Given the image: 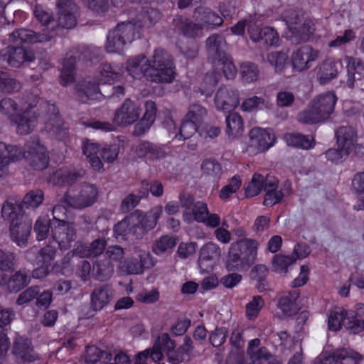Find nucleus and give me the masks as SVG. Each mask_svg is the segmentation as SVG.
Here are the masks:
<instances>
[{
    "mask_svg": "<svg viewBox=\"0 0 364 364\" xmlns=\"http://www.w3.org/2000/svg\"><path fill=\"white\" fill-rule=\"evenodd\" d=\"M296 262L294 255H276L273 257L272 263L274 271L277 272H286L287 268Z\"/></svg>",
    "mask_w": 364,
    "mask_h": 364,
    "instance_id": "nucleus-53",
    "label": "nucleus"
},
{
    "mask_svg": "<svg viewBox=\"0 0 364 364\" xmlns=\"http://www.w3.org/2000/svg\"><path fill=\"white\" fill-rule=\"evenodd\" d=\"M162 212L163 208L161 205L154 207L149 214L142 218L139 227H141L144 231L153 229L155 228L157 220L161 217Z\"/></svg>",
    "mask_w": 364,
    "mask_h": 364,
    "instance_id": "nucleus-49",
    "label": "nucleus"
},
{
    "mask_svg": "<svg viewBox=\"0 0 364 364\" xmlns=\"http://www.w3.org/2000/svg\"><path fill=\"white\" fill-rule=\"evenodd\" d=\"M39 294V287L32 286L23 291L17 297L16 304L18 306H23L36 299Z\"/></svg>",
    "mask_w": 364,
    "mask_h": 364,
    "instance_id": "nucleus-63",
    "label": "nucleus"
},
{
    "mask_svg": "<svg viewBox=\"0 0 364 364\" xmlns=\"http://www.w3.org/2000/svg\"><path fill=\"white\" fill-rule=\"evenodd\" d=\"M247 32L253 42L263 46H274L279 41L277 32L271 27L260 28L258 26L251 25L248 27Z\"/></svg>",
    "mask_w": 364,
    "mask_h": 364,
    "instance_id": "nucleus-22",
    "label": "nucleus"
},
{
    "mask_svg": "<svg viewBox=\"0 0 364 364\" xmlns=\"http://www.w3.org/2000/svg\"><path fill=\"white\" fill-rule=\"evenodd\" d=\"M112 290L107 284L96 287L91 294V305L95 311H100L106 306L112 299Z\"/></svg>",
    "mask_w": 364,
    "mask_h": 364,
    "instance_id": "nucleus-34",
    "label": "nucleus"
},
{
    "mask_svg": "<svg viewBox=\"0 0 364 364\" xmlns=\"http://www.w3.org/2000/svg\"><path fill=\"white\" fill-rule=\"evenodd\" d=\"M347 310L341 309L338 311H331L328 316V328L330 330L336 331L344 326V320H346V313Z\"/></svg>",
    "mask_w": 364,
    "mask_h": 364,
    "instance_id": "nucleus-55",
    "label": "nucleus"
},
{
    "mask_svg": "<svg viewBox=\"0 0 364 364\" xmlns=\"http://www.w3.org/2000/svg\"><path fill=\"white\" fill-rule=\"evenodd\" d=\"M139 117V108L133 101L127 99L120 108L115 111L113 122L117 126H126L133 124Z\"/></svg>",
    "mask_w": 364,
    "mask_h": 364,
    "instance_id": "nucleus-18",
    "label": "nucleus"
},
{
    "mask_svg": "<svg viewBox=\"0 0 364 364\" xmlns=\"http://www.w3.org/2000/svg\"><path fill=\"white\" fill-rule=\"evenodd\" d=\"M337 144L339 146L351 150L357 140V134L350 126H342L336 131Z\"/></svg>",
    "mask_w": 364,
    "mask_h": 364,
    "instance_id": "nucleus-40",
    "label": "nucleus"
},
{
    "mask_svg": "<svg viewBox=\"0 0 364 364\" xmlns=\"http://www.w3.org/2000/svg\"><path fill=\"white\" fill-rule=\"evenodd\" d=\"M248 355L250 359L249 364H262L272 357V355L265 347L259 348L255 351L248 353Z\"/></svg>",
    "mask_w": 364,
    "mask_h": 364,
    "instance_id": "nucleus-64",
    "label": "nucleus"
},
{
    "mask_svg": "<svg viewBox=\"0 0 364 364\" xmlns=\"http://www.w3.org/2000/svg\"><path fill=\"white\" fill-rule=\"evenodd\" d=\"M269 273L268 267L262 264H256L250 270V277L259 292H264L270 289Z\"/></svg>",
    "mask_w": 364,
    "mask_h": 364,
    "instance_id": "nucleus-33",
    "label": "nucleus"
},
{
    "mask_svg": "<svg viewBox=\"0 0 364 364\" xmlns=\"http://www.w3.org/2000/svg\"><path fill=\"white\" fill-rule=\"evenodd\" d=\"M112 354L107 350H103L95 346H87L86 348L85 360L87 364H94L100 362L101 364H107L111 361Z\"/></svg>",
    "mask_w": 364,
    "mask_h": 364,
    "instance_id": "nucleus-41",
    "label": "nucleus"
},
{
    "mask_svg": "<svg viewBox=\"0 0 364 364\" xmlns=\"http://www.w3.org/2000/svg\"><path fill=\"white\" fill-rule=\"evenodd\" d=\"M214 100L218 109L230 112L239 105V92L232 87H220L215 95Z\"/></svg>",
    "mask_w": 364,
    "mask_h": 364,
    "instance_id": "nucleus-15",
    "label": "nucleus"
},
{
    "mask_svg": "<svg viewBox=\"0 0 364 364\" xmlns=\"http://www.w3.org/2000/svg\"><path fill=\"white\" fill-rule=\"evenodd\" d=\"M207 115V110L205 107L198 104L191 105L185 116V119L199 124Z\"/></svg>",
    "mask_w": 364,
    "mask_h": 364,
    "instance_id": "nucleus-54",
    "label": "nucleus"
},
{
    "mask_svg": "<svg viewBox=\"0 0 364 364\" xmlns=\"http://www.w3.org/2000/svg\"><path fill=\"white\" fill-rule=\"evenodd\" d=\"M58 224H53L52 238L61 250H68L75 240L77 234L75 225L65 220H58Z\"/></svg>",
    "mask_w": 364,
    "mask_h": 364,
    "instance_id": "nucleus-12",
    "label": "nucleus"
},
{
    "mask_svg": "<svg viewBox=\"0 0 364 364\" xmlns=\"http://www.w3.org/2000/svg\"><path fill=\"white\" fill-rule=\"evenodd\" d=\"M339 364H357L362 360V356L350 349L342 348L335 351Z\"/></svg>",
    "mask_w": 364,
    "mask_h": 364,
    "instance_id": "nucleus-52",
    "label": "nucleus"
},
{
    "mask_svg": "<svg viewBox=\"0 0 364 364\" xmlns=\"http://www.w3.org/2000/svg\"><path fill=\"white\" fill-rule=\"evenodd\" d=\"M141 186L142 189L139 191L138 194L130 193L123 199L119 207L122 213H126L131 211L139 203L142 198L148 196L149 182L144 180L141 181Z\"/></svg>",
    "mask_w": 364,
    "mask_h": 364,
    "instance_id": "nucleus-37",
    "label": "nucleus"
},
{
    "mask_svg": "<svg viewBox=\"0 0 364 364\" xmlns=\"http://www.w3.org/2000/svg\"><path fill=\"white\" fill-rule=\"evenodd\" d=\"M221 255L219 246L213 242H208L200 250L198 264L200 272L205 273L213 270Z\"/></svg>",
    "mask_w": 364,
    "mask_h": 364,
    "instance_id": "nucleus-14",
    "label": "nucleus"
},
{
    "mask_svg": "<svg viewBox=\"0 0 364 364\" xmlns=\"http://www.w3.org/2000/svg\"><path fill=\"white\" fill-rule=\"evenodd\" d=\"M85 171L81 170L58 169L50 178V181L55 186L71 185L80 180Z\"/></svg>",
    "mask_w": 364,
    "mask_h": 364,
    "instance_id": "nucleus-31",
    "label": "nucleus"
},
{
    "mask_svg": "<svg viewBox=\"0 0 364 364\" xmlns=\"http://www.w3.org/2000/svg\"><path fill=\"white\" fill-rule=\"evenodd\" d=\"M176 348V342L172 340L166 333H162L156 340L152 348L146 349L151 354V358L153 362H157L164 357L162 350L166 353Z\"/></svg>",
    "mask_w": 364,
    "mask_h": 364,
    "instance_id": "nucleus-32",
    "label": "nucleus"
},
{
    "mask_svg": "<svg viewBox=\"0 0 364 364\" xmlns=\"http://www.w3.org/2000/svg\"><path fill=\"white\" fill-rule=\"evenodd\" d=\"M127 70L134 78L140 79L141 77L152 82L150 72V63L149 59L144 55H139L128 60Z\"/></svg>",
    "mask_w": 364,
    "mask_h": 364,
    "instance_id": "nucleus-24",
    "label": "nucleus"
},
{
    "mask_svg": "<svg viewBox=\"0 0 364 364\" xmlns=\"http://www.w3.org/2000/svg\"><path fill=\"white\" fill-rule=\"evenodd\" d=\"M266 181H269L265 179L262 175L255 173L251 181L245 188V196L250 198L257 196L263 188L264 189Z\"/></svg>",
    "mask_w": 364,
    "mask_h": 364,
    "instance_id": "nucleus-50",
    "label": "nucleus"
},
{
    "mask_svg": "<svg viewBox=\"0 0 364 364\" xmlns=\"http://www.w3.org/2000/svg\"><path fill=\"white\" fill-rule=\"evenodd\" d=\"M277 184L274 181H266L264 186L266 194L263 203L264 205L272 206L282 200L284 194L281 191H277Z\"/></svg>",
    "mask_w": 364,
    "mask_h": 364,
    "instance_id": "nucleus-45",
    "label": "nucleus"
},
{
    "mask_svg": "<svg viewBox=\"0 0 364 364\" xmlns=\"http://www.w3.org/2000/svg\"><path fill=\"white\" fill-rule=\"evenodd\" d=\"M347 68L346 85L353 89L357 82L364 78V62L360 58L346 55L344 58Z\"/></svg>",
    "mask_w": 364,
    "mask_h": 364,
    "instance_id": "nucleus-23",
    "label": "nucleus"
},
{
    "mask_svg": "<svg viewBox=\"0 0 364 364\" xmlns=\"http://www.w3.org/2000/svg\"><path fill=\"white\" fill-rule=\"evenodd\" d=\"M30 280L28 272L24 269H21L13 274L6 282L4 279V284H6L10 292H18L26 287Z\"/></svg>",
    "mask_w": 364,
    "mask_h": 364,
    "instance_id": "nucleus-36",
    "label": "nucleus"
},
{
    "mask_svg": "<svg viewBox=\"0 0 364 364\" xmlns=\"http://www.w3.org/2000/svg\"><path fill=\"white\" fill-rule=\"evenodd\" d=\"M337 101L332 92L322 93L314 97L308 109L299 113V121L305 124H316L328 119L334 110Z\"/></svg>",
    "mask_w": 364,
    "mask_h": 364,
    "instance_id": "nucleus-3",
    "label": "nucleus"
},
{
    "mask_svg": "<svg viewBox=\"0 0 364 364\" xmlns=\"http://www.w3.org/2000/svg\"><path fill=\"white\" fill-rule=\"evenodd\" d=\"M249 146L255 148L257 152H263L273 146L275 137L269 130L260 127L252 128L249 133Z\"/></svg>",
    "mask_w": 364,
    "mask_h": 364,
    "instance_id": "nucleus-20",
    "label": "nucleus"
},
{
    "mask_svg": "<svg viewBox=\"0 0 364 364\" xmlns=\"http://www.w3.org/2000/svg\"><path fill=\"white\" fill-rule=\"evenodd\" d=\"M35 55L23 47L9 46L0 50V67L19 68L25 62H32Z\"/></svg>",
    "mask_w": 364,
    "mask_h": 364,
    "instance_id": "nucleus-11",
    "label": "nucleus"
},
{
    "mask_svg": "<svg viewBox=\"0 0 364 364\" xmlns=\"http://www.w3.org/2000/svg\"><path fill=\"white\" fill-rule=\"evenodd\" d=\"M53 224L55 223L48 216L39 217L33 227L37 240L41 241L46 239L49 235L50 228L53 229Z\"/></svg>",
    "mask_w": 364,
    "mask_h": 364,
    "instance_id": "nucleus-47",
    "label": "nucleus"
},
{
    "mask_svg": "<svg viewBox=\"0 0 364 364\" xmlns=\"http://www.w3.org/2000/svg\"><path fill=\"white\" fill-rule=\"evenodd\" d=\"M105 247L106 241L104 239H97L89 244L77 242L73 253L80 257H99L103 255Z\"/></svg>",
    "mask_w": 364,
    "mask_h": 364,
    "instance_id": "nucleus-28",
    "label": "nucleus"
},
{
    "mask_svg": "<svg viewBox=\"0 0 364 364\" xmlns=\"http://www.w3.org/2000/svg\"><path fill=\"white\" fill-rule=\"evenodd\" d=\"M98 190L92 184L85 183L82 186L80 191L76 195L70 194L67 191L62 201L68 207L75 209H82L93 205L97 198Z\"/></svg>",
    "mask_w": 364,
    "mask_h": 364,
    "instance_id": "nucleus-10",
    "label": "nucleus"
},
{
    "mask_svg": "<svg viewBox=\"0 0 364 364\" xmlns=\"http://www.w3.org/2000/svg\"><path fill=\"white\" fill-rule=\"evenodd\" d=\"M114 272V267L110 260L102 255L97 257L93 263L92 273L95 278L100 281L108 279Z\"/></svg>",
    "mask_w": 364,
    "mask_h": 364,
    "instance_id": "nucleus-39",
    "label": "nucleus"
},
{
    "mask_svg": "<svg viewBox=\"0 0 364 364\" xmlns=\"http://www.w3.org/2000/svg\"><path fill=\"white\" fill-rule=\"evenodd\" d=\"M139 258H129L120 263L121 269L128 274H141L144 268H150L154 265L151 256L146 251H140Z\"/></svg>",
    "mask_w": 364,
    "mask_h": 364,
    "instance_id": "nucleus-17",
    "label": "nucleus"
},
{
    "mask_svg": "<svg viewBox=\"0 0 364 364\" xmlns=\"http://www.w3.org/2000/svg\"><path fill=\"white\" fill-rule=\"evenodd\" d=\"M176 245V240L173 237L162 236L156 242L153 251L156 255H161L171 250Z\"/></svg>",
    "mask_w": 364,
    "mask_h": 364,
    "instance_id": "nucleus-58",
    "label": "nucleus"
},
{
    "mask_svg": "<svg viewBox=\"0 0 364 364\" xmlns=\"http://www.w3.org/2000/svg\"><path fill=\"white\" fill-rule=\"evenodd\" d=\"M36 18L45 27L42 32L50 31V26L55 24V20L40 6H36L33 11Z\"/></svg>",
    "mask_w": 364,
    "mask_h": 364,
    "instance_id": "nucleus-56",
    "label": "nucleus"
},
{
    "mask_svg": "<svg viewBox=\"0 0 364 364\" xmlns=\"http://www.w3.org/2000/svg\"><path fill=\"white\" fill-rule=\"evenodd\" d=\"M203 173L215 178L222 173V167L220 163L215 159H205L201 164Z\"/></svg>",
    "mask_w": 364,
    "mask_h": 364,
    "instance_id": "nucleus-60",
    "label": "nucleus"
},
{
    "mask_svg": "<svg viewBox=\"0 0 364 364\" xmlns=\"http://www.w3.org/2000/svg\"><path fill=\"white\" fill-rule=\"evenodd\" d=\"M316 30L315 23L311 19H306L301 22L298 26H294L291 32L298 35L304 41H308Z\"/></svg>",
    "mask_w": 364,
    "mask_h": 364,
    "instance_id": "nucleus-48",
    "label": "nucleus"
},
{
    "mask_svg": "<svg viewBox=\"0 0 364 364\" xmlns=\"http://www.w3.org/2000/svg\"><path fill=\"white\" fill-rule=\"evenodd\" d=\"M152 82L169 83L175 75V66L172 56L163 48L154 50L149 59Z\"/></svg>",
    "mask_w": 364,
    "mask_h": 364,
    "instance_id": "nucleus-4",
    "label": "nucleus"
},
{
    "mask_svg": "<svg viewBox=\"0 0 364 364\" xmlns=\"http://www.w3.org/2000/svg\"><path fill=\"white\" fill-rule=\"evenodd\" d=\"M80 52L81 54L77 56L73 57V55H70L63 60L60 74V83L63 86H66L74 80L75 65L77 58L79 60L92 59L90 47H82Z\"/></svg>",
    "mask_w": 364,
    "mask_h": 364,
    "instance_id": "nucleus-19",
    "label": "nucleus"
},
{
    "mask_svg": "<svg viewBox=\"0 0 364 364\" xmlns=\"http://www.w3.org/2000/svg\"><path fill=\"white\" fill-rule=\"evenodd\" d=\"M8 40L11 43L21 45L48 42L51 38L48 33L45 31L36 33L31 29L16 28L9 33Z\"/></svg>",
    "mask_w": 364,
    "mask_h": 364,
    "instance_id": "nucleus-13",
    "label": "nucleus"
},
{
    "mask_svg": "<svg viewBox=\"0 0 364 364\" xmlns=\"http://www.w3.org/2000/svg\"><path fill=\"white\" fill-rule=\"evenodd\" d=\"M319 52L309 46H304L299 48L292 55V63L295 69L303 70L309 68L308 64L316 60Z\"/></svg>",
    "mask_w": 364,
    "mask_h": 364,
    "instance_id": "nucleus-27",
    "label": "nucleus"
},
{
    "mask_svg": "<svg viewBox=\"0 0 364 364\" xmlns=\"http://www.w3.org/2000/svg\"><path fill=\"white\" fill-rule=\"evenodd\" d=\"M208 60L215 65L217 61L224 59L227 55L225 49L227 43L223 35L214 33L210 36L205 41Z\"/></svg>",
    "mask_w": 364,
    "mask_h": 364,
    "instance_id": "nucleus-16",
    "label": "nucleus"
},
{
    "mask_svg": "<svg viewBox=\"0 0 364 364\" xmlns=\"http://www.w3.org/2000/svg\"><path fill=\"white\" fill-rule=\"evenodd\" d=\"M1 216L9 223L11 240L20 247H26L31 235L32 223L23 218L21 205L16 201L6 200L2 205Z\"/></svg>",
    "mask_w": 364,
    "mask_h": 364,
    "instance_id": "nucleus-1",
    "label": "nucleus"
},
{
    "mask_svg": "<svg viewBox=\"0 0 364 364\" xmlns=\"http://www.w3.org/2000/svg\"><path fill=\"white\" fill-rule=\"evenodd\" d=\"M23 156L21 147L0 142V178L7 173L10 163L22 159Z\"/></svg>",
    "mask_w": 364,
    "mask_h": 364,
    "instance_id": "nucleus-21",
    "label": "nucleus"
},
{
    "mask_svg": "<svg viewBox=\"0 0 364 364\" xmlns=\"http://www.w3.org/2000/svg\"><path fill=\"white\" fill-rule=\"evenodd\" d=\"M228 330L226 327H216L209 334V341L213 347L221 346L226 341Z\"/></svg>",
    "mask_w": 364,
    "mask_h": 364,
    "instance_id": "nucleus-62",
    "label": "nucleus"
},
{
    "mask_svg": "<svg viewBox=\"0 0 364 364\" xmlns=\"http://www.w3.org/2000/svg\"><path fill=\"white\" fill-rule=\"evenodd\" d=\"M99 72L101 75L100 82L102 85H105L110 80L118 77L122 72V68L115 64L112 65L111 63H105L99 67Z\"/></svg>",
    "mask_w": 364,
    "mask_h": 364,
    "instance_id": "nucleus-46",
    "label": "nucleus"
},
{
    "mask_svg": "<svg viewBox=\"0 0 364 364\" xmlns=\"http://www.w3.org/2000/svg\"><path fill=\"white\" fill-rule=\"evenodd\" d=\"M56 7L55 24L51 25L50 31H48L51 40L61 35L64 29H71L77 23L78 7L73 0H58Z\"/></svg>",
    "mask_w": 364,
    "mask_h": 364,
    "instance_id": "nucleus-5",
    "label": "nucleus"
},
{
    "mask_svg": "<svg viewBox=\"0 0 364 364\" xmlns=\"http://www.w3.org/2000/svg\"><path fill=\"white\" fill-rule=\"evenodd\" d=\"M350 150L343 146H339L337 149H329L325 153L327 160L331 161L332 163L339 164L343 162L350 153Z\"/></svg>",
    "mask_w": 364,
    "mask_h": 364,
    "instance_id": "nucleus-61",
    "label": "nucleus"
},
{
    "mask_svg": "<svg viewBox=\"0 0 364 364\" xmlns=\"http://www.w3.org/2000/svg\"><path fill=\"white\" fill-rule=\"evenodd\" d=\"M136 26L132 22H121L109 31L105 46L108 53H119L135 38Z\"/></svg>",
    "mask_w": 364,
    "mask_h": 364,
    "instance_id": "nucleus-6",
    "label": "nucleus"
},
{
    "mask_svg": "<svg viewBox=\"0 0 364 364\" xmlns=\"http://www.w3.org/2000/svg\"><path fill=\"white\" fill-rule=\"evenodd\" d=\"M225 132L229 136L237 137L240 136L244 129V123L242 117L237 112H232L226 117Z\"/></svg>",
    "mask_w": 364,
    "mask_h": 364,
    "instance_id": "nucleus-43",
    "label": "nucleus"
},
{
    "mask_svg": "<svg viewBox=\"0 0 364 364\" xmlns=\"http://www.w3.org/2000/svg\"><path fill=\"white\" fill-rule=\"evenodd\" d=\"M259 70L257 66L252 63H244L241 65L242 79L245 82H252L257 80Z\"/></svg>",
    "mask_w": 364,
    "mask_h": 364,
    "instance_id": "nucleus-59",
    "label": "nucleus"
},
{
    "mask_svg": "<svg viewBox=\"0 0 364 364\" xmlns=\"http://www.w3.org/2000/svg\"><path fill=\"white\" fill-rule=\"evenodd\" d=\"M173 24L183 36L189 38H196L203 34V26L181 16H176Z\"/></svg>",
    "mask_w": 364,
    "mask_h": 364,
    "instance_id": "nucleus-29",
    "label": "nucleus"
},
{
    "mask_svg": "<svg viewBox=\"0 0 364 364\" xmlns=\"http://www.w3.org/2000/svg\"><path fill=\"white\" fill-rule=\"evenodd\" d=\"M300 296L298 290L289 291L287 294L281 296L277 306L285 316H291L296 314L299 308L297 300Z\"/></svg>",
    "mask_w": 364,
    "mask_h": 364,
    "instance_id": "nucleus-35",
    "label": "nucleus"
},
{
    "mask_svg": "<svg viewBox=\"0 0 364 364\" xmlns=\"http://www.w3.org/2000/svg\"><path fill=\"white\" fill-rule=\"evenodd\" d=\"M100 82L87 81L77 90V99L82 103H90L94 100H100L102 97H109L110 95L105 94L103 88H100Z\"/></svg>",
    "mask_w": 364,
    "mask_h": 364,
    "instance_id": "nucleus-26",
    "label": "nucleus"
},
{
    "mask_svg": "<svg viewBox=\"0 0 364 364\" xmlns=\"http://www.w3.org/2000/svg\"><path fill=\"white\" fill-rule=\"evenodd\" d=\"M44 200V194L41 190L31 191L23 197L21 203L22 208H38Z\"/></svg>",
    "mask_w": 364,
    "mask_h": 364,
    "instance_id": "nucleus-51",
    "label": "nucleus"
},
{
    "mask_svg": "<svg viewBox=\"0 0 364 364\" xmlns=\"http://www.w3.org/2000/svg\"><path fill=\"white\" fill-rule=\"evenodd\" d=\"M284 139L288 146L301 149H311L315 144L312 136L299 133L288 134Z\"/></svg>",
    "mask_w": 364,
    "mask_h": 364,
    "instance_id": "nucleus-42",
    "label": "nucleus"
},
{
    "mask_svg": "<svg viewBox=\"0 0 364 364\" xmlns=\"http://www.w3.org/2000/svg\"><path fill=\"white\" fill-rule=\"evenodd\" d=\"M193 17L208 26H220L223 23L222 17L207 7H197L194 11Z\"/></svg>",
    "mask_w": 364,
    "mask_h": 364,
    "instance_id": "nucleus-38",
    "label": "nucleus"
},
{
    "mask_svg": "<svg viewBox=\"0 0 364 364\" xmlns=\"http://www.w3.org/2000/svg\"><path fill=\"white\" fill-rule=\"evenodd\" d=\"M38 101L31 102L21 107L12 117L11 123L15 126L16 132L20 135L31 133L38 124L39 113L36 108Z\"/></svg>",
    "mask_w": 364,
    "mask_h": 364,
    "instance_id": "nucleus-7",
    "label": "nucleus"
},
{
    "mask_svg": "<svg viewBox=\"0 0 364 364\" xmlns=\"http://www.w3.org/2000/svg\"><path fill=\"white\" fill-rule=\"evenodd\" d=\"M258 242L252 239L241 240L232 243L226 262L228 271H245L256 260Z\"/></svg>",
    "mask_w": 364,
    "mask_h": 364,
    "instance_id": "nucleus-2",
    "label": "nucleus"
},
{
    "mask_svg": "<svg viewBox=\"0 0 364 364\" xmlns=\"http://www.w3.org/2000/svg\"><path fill=\"white\" fill-rule=\"evenodd\" d=\"M344 328L351 333H359L364 330V319L355 311H347Z\"/></svg>",
    "mask_w": 364,
    "mask_h": 364,
    "instance_id": "nucleus-44",
    "label": "nucleus"
},
{
    "mask_svg": "<svg viewBox=\"0 0 364 364\" xmlns=\"http://www.w3.org/2000/svg\"><path fill=\"white\" fill-rule=\"evenodd\" d=\"M12 352L18 360L23 363L33 362L39 359L35 353L31 340L25 338H17L13 346Z\"/></svg>",
    "mask_w": 364,
    "mask_h": 364,
    "instance_id": "nucleus-25",
    "label": "nucleus"
},
{
    "mask_svg": "<svg viewBox=\"0 0 364 364\" xmlns=\"http://www.w3.org/2000/svg\"><path fill=\"white\" fill-rule=\"evenodd\" d=\"M21 85L17 80L6 75L0 76V92L12 93L19 91Z\"/></svg>",
    "mask_w": 364,
    "mask_h": 364,
    "instance_id": "nucleus-57",
    "label": "nucleus"
},
{
    "mask_svg": "<svg viewBox=\"0 0 364 364\" xmlns=\"http://www.w3.org/2000/svg\"><path fill=\"white\" fill-rule=\"evenodd\" d=\"M22 159H26L31 166L36 170L45 169L49 162L46 148L41 144L37 136H32L25 144Z\"/></svg>",
    "mask_w": 364,
    "mask_h": 364,
    "instance_id": "nucleus-8",
    "label": "nucleus"
},
{
    "mask_svg": "<svg viewBox=\"0 0 364 364\" xmlns=\"http://www.w3.org/2000/svg\"><path fill=\"white\" fill-rule=\"evenodd\" d=\"M341 68L342 63L341 60L336 61L329 58L323 61L318 67L316 73V79L321 85H326L331 80L336 78L338 74V66Z\"/></svg>",
    "mask_w": 364,
    "mask_h": 364,
    "instance_id": "nucleus-30",
    "label": "nucleus"
},
{
    "mask_svg": "<svg viewBox=\"0 0 364 364\" xmlns=\"http://www.w3.org/2000/svg\"><path fill=\"white\" fill-rule=\"evenodd\" d=\"M43 107L46 109L45 127L50 136L58 140H65L68 137V129L59 115V110L54 104L45 102Z\"/></svg>",
    "mask_w": 364,
    "mask_h": 364,
    "instance_id": "nucleus-9",
    "label": "nucleus"
}]
</instances>
